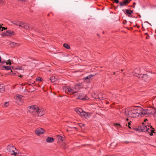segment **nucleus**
I'll use <instances>...</instances> for the list:
<instances>
[{
	"label": "nucleus",
	"mask_w": 156,
	"mask_h": 156,
	"mask_svg": "<svg viewBox=\"0 0 156 156\" xmlns=\"http://www.w3.org/2000/svg\"><path fill=\"white\" fill-rule=\"evenodd\" d=\"M138 108L137 107H132L129 108L127 113V115L131 118L137 117L140 115L138 112Z\"/></svg>",
	"instance_id": "obj_1"
},
{
	"label": "nucleus",
	"mask_w": 156,
	"mask_h": 156,
	"mask_svg": "<svg viewBox=\"0 0 156 156\" xmlns=\"http://www.w3.org/2000/svg\"><path fill=\"white\" fill-rule=\"evenodd\" d=\"M28 108L29 112L35 116L36 115V114L38 113V112L40 110L38 107L35 105L30 106Z\"/></svg>",
	"instance_id": "obj_2"
},
{
	"label": "nucleus",
	"mask_w": 156,
	"mask_h": 156,
	"mask_svg": "<svg viewBox=\"0 0 156 156\" xmlns=\"http://www.w3.org/2000/svg\"><path fill=\"white\" fill-rule=\"evenodd\" d=\"M19 26L20 27H21L26 30L28 29L29 28V26L28 24L22 21H19Z\"/></svg>",
	"instance_id": "obj_3"
},
{
	"label": "nucleus",
	"mask_w": 156,
	"mask_h": 156,
	"mask_svg": "<svg viewBox=\"0 0 156 156\" xmlns=\"http://www.w3.org/2000/svg\"><path fill=\"white\" fill-rule=\"evenodd\" d=\"M148 125H145L144 124V122L143 123L142 126H141L140 127H139L137 129L139 130V131L145 132H146V130L147 129V128L148 127Z\"/></svg>",
	"instance_id": "obj_4"
},
{
	"label": "nucleus",
	"mask_w": 156,
	"mask_h": 156,
	"mask_svg": "<svg viewBox=\"0 0 156 156\" xmlns=\"http://www.w3.org/2000/svg\"><path fill=\"white\" fill-rule=\"evenodd\" d=\"M78 98L79 99L82 100H88V98L87 97L86 95H84L83 93H80L78 94Z\"/></svg>",
	"instance_id": "obj_5"
},
{
	"label": "nucleus",
	"mask_w": 156,
	"mask_h": 156,
	"mask_svg": "<svg viewBox=\"0 0 156 156\" xmlns=\"http://www.w3.org/2000/svg\"><path fill=\"white\" fill-rule=\"evenodd\" d=\"M44 132V130L41 128H37L35 131V133L38 136L43 134Z\"/></svg>",
	"instance_id": "obj_6"
},
{
	"label": "nucleus",
	"mask_w": 156,
	"mask_h": 156,
	"mask_svg": "<svg viewBox=\"0 0 156 156\" xmlns=\"http://www.w3.org/2000/svg\"><path fill=\"white\" fill-rule=\"evenodd\" d=\"M23 97L21 95L17 94L16 95V101H20V102L19 104L20 105H22L23 102V100L22 99V98Z\"/></svg>",
	"instance_id": "obj_7"
},
{
	"label": "nucleus",
	"mask_w": 156,
	"mask_h": 156,
	"mask_svg": "<svg viewBox=\"0 0 156 156\" xmlns=\"http://www.w3.org/2000/svg\"><path fill=\"white\" fill-rule=\"evenodd\" d=\"M146 130V131L149 133L150 136L153 135V133L154 132V129H153L152 126H148V127L147 128V129Z\"/></svg>",
	"instance_id": "obj_8"
},
{
	"label": "nucleus",
	"mask_w": 156,
	"mask_h": 156,
	"mask_svg": "<svg viewBox=\"0 0 156 156\" xmlns=\"http://www.w3.org/2000/svg\"><path fill=\"white\" fill-rule=\"evenodd\" d=\"M152 113V112L151 111H149V110L147 109L146 110H143L141 112L142 114L141 115V116L142 115H151Z\"/></svg>",
	"instance_id": "obj_9"
},
{
	"label": "nucleus",
	"mask_w": 156,
	"mask_h": 156,
	"mask_svg": "<svg viewBox=\"0 0 156 156\" xmlns=\"http://www.w3.org/2000/svg\"><path fill=\"white\" fill-rule=\"evenodd\" d=\"M142 76L141 79L147 82H149L150 80V77L147 74H143Z\"/></svg>",
	"instance_id": "obj_10"
},
{
	"label": "nucleus",
	"mask_w": 156,
	"mask_h": 156,
	"mask_svg": "<svg viewBox=\"0 0 156 156\" xmlns=\"http://www.w3.org/2000/svg\"><path fill=\"white\" fill-rule=\"evenodd\" d=\"M131 0H124L122 2H120V5L121 6L123 5H126L128 4Z\"/></svg>",
	"instance_id": "obj_11"
},
{
	"label": "nucleus",
	"mask_w": 156,
	"mask_h": 156,
	"mask_svg": "<svg viewBox=\"0 0 156 156\" xmlns=\"http://www.w3.org/2000/svg\"><path fill=\"white\" fill-rule=\"evenodd\" d=\"M7 148L9 152L11 154V153H12V151H14L13 149L14 148V146L12 145V146H10V145H8L7 146Z\"/></svg>",
	"instance_id": "obj_12"
},
{
	"label": "nucleus",
	"mask_w": 156,
	"mask_h": 156,
	"mask_svg": "<svg viewBox=\"0 0 156 156\" xmlns=\"http://www.w3.org/2000/svg\"><path fill=\"white\" fill-rule=\"evenodd\" d=\"M65 90L66 92H72L73 94L77 92L76 91L72 92L73 90L71 89L70 87L69 86H67L65 88Z\"/></svg>",
	"instance_id": "obj_13"
},
{
	"label": "nucleus",
	"mask_w": 156,
	"mask_h": 156,
	"mask_svg": "<svg viewBox=\"0 0 156 156\" xmlns=\"http://www.w3.org/2000/svg\"><path fill=\"white\" fill-rule=\"evenodd\" d=\"M104 95H103V96L102 97H100L99 96H97L96 95L94 94L93 96V98L95 99H98L101 100L104 99L105 98L104 97Z\"/></svg>",
	"instance_id": "obj_14"
},
{
	"label": "nucleus",
	"mask_w": 156,
	"mask_h": 156,
	"mask_svg": "<svg viewBox=\"0 0 156 156\" xmlns=\"http://www.w3.org/2000/svg\"><path fill=\"white\" fill-rule=\"evenodd\" d=\"M54 140V139L53 137H48L46 139V141L48 143H52Z\"/></svg>",
	"instance_id": "obj_15"
},
{
	"label": "nucleus",
	"mask_w": 156,
	"mask_h": 156,
	"mask_svg": "<svg viewBox=\"0 0 156 156\" xmlns=\"http://www.w3.org/2000/svg\"><path fill=\"white\" fill-rule=\"evenodd\" d=\"M6 34H7V36H11L14 34V32L11 30H6Z\"/></svg>",
	"instance_id": "obj_16"
},
{
	"label": "nucleus",
	"mask_w": 156,
	"mask_h": 156,
	"mask_svg": "<svg viewBox=\"0 0 156 156\" xmlns=\"http://www.w3.org/2000/svg\"><path fill=\"white\" fill-rule=\"evenodd\" d=\"M3 67L5 69L7 70H11L13 69L12 66H3Z\"/></svg>",
	"instance_id": "obj_17"
},
{
	"label": "nucleus",
	"mask_w": 156,
	"mask_h": 156,
	"mask_svg": "<svg viewBox=\"0 0 156 156\" xmlns=\"http://www.w3.org/2000/svg\"><path fill=\"white\" fill-rule=\"evenodd\" d=\"M75 111L79 115H80L82 112H83V110L81 108L75 109Z\"/></svg>",
	"instance_id": "obj_18"
},
{
	"label": "nucleus",
	"mask_w": 156,
	"mask_h": 156,
	"mask_svg": "<svg viewBox=\"0 0 156 156\" xmlns=\"http://www.w3.org/2000/svg\"><path fill=\"white\" fill-rule=\"evenodd\" d=\"M56 138L58 140V141L59 142L62 141L63 140V137L60 135H58Z\"/></svg>",
	"instance_id": "obj_19"
},
{
	"label": "nucleus",
	"mask_w": 156,
	"mask_h": 156,
	"mask_svg": "<svg viewBox=\"0 0 156 156\" xmlns=\"http://www.w3.org/2000/svg\"><path fill=\"white\" fill-rule=\"evenodd\" d=\"M126 12L128 16H130V15L131 14L133 13V11L129 10V9H126Z\"/></svg>",
	"instance_id": "obj_20"
},
{
	"label": "nucleus",
	"mask_w": 156,
	"mask_h": 156,
	"mask_svg": "<svg viewBox=\"0 0 156 156\" xmlns=\"http://www.w3.org/2000/svg\"><path fill=\"white\" fill-rule=\"evenodd\" d=\"M95 75L94 74V75H92V74L89 75L88 76L83 78V80H86L87 79L89 80V79H90L92 77L94 76Z\"/></svg>",
	"instance_id": "obj_21"
},
{
	"label": "nucleus",
	"mask_w": 156,
	"mask_h": 156,
	"mask_svg": "<svg viewBox=\"0 0 156 156\" xmlns=\"http://www.w3.org/2000/svg\"><path fill=\"white\" fill-rule=\"evenodd\" d=\"M44 113V112L43 111H41V110L39 111V112H38V113L36 114L38 116H41L43 115Z\"/></svg>",
	"instance_id": "obj_22"
},
{
	"label": "nucleus",
	"mask_w": 156,
	"mask_h": 156,
	"mask_svg": "<svg viewBox=\"0 0 156 156\" xmlns=\"http://www.w3.org/2000/svg\"><path fill=\"white\" fill-rule=\"evenodd\" d=\"M50 80L52 83L54 82L56 80V79L54 76L51 77Z\"/></svg>",
	"instance_id": "obj_23"
},
{
	"label": "nucleus",
	"mask_w": 156,
	"mask_h": 156,
	"mask_svg": "<svg viewBox=\"0 0 156 156\" xmlns=\"http://www.w3.org/2000/svg\"><path fill=\"white\" fill-rule=\"evenodd\" d=\"M5 88L2 85L0 84V93H3L4 91Z\"/></svg>",
	"instance_id": "obj_24"
},
{
	"label": "nucleus",
	"mask_w": 156,
	"mask_h": 156,
	"mask_svg": "<svg viewBox=\"0 0 156 156\" xmlns=\"http://www.w3.org/2000/svg\"><path fill=\"white\" fill-rule=\"evenodd\" d=\"M63 46L64 47L66 48L67 49H69L70 48L69 45L65 43L63 45Z\"/></svg>",
	"instance_id": "obj_25"
},
{
	"label": "nucleus",
	"mask_w": 156,
	"mask_h": 156,
	"mask_svg": "<svg viewBox=\"0 0 156 156\" xmlns=\"http://www.w3.org/2000/svg\"><path fill=\"white\" fill-rule=\"evenodd\" d=\"M114 125L117 127L118 128H119L121 127V125L119 123H115L113 124Z\"/></svg>",
	"instance_id": "obj_26"
},
{
	"label": "nucleus",
	"mask_w": 156,
	"mask_h": 156,
	"mask_svg": "<svg viewBox=\"0 0 156 156\" xmlns=\"http://www.w3.org/2000/svg\"><path fill=\"white\" fill-rule=\"evenodd\" d=\"M143 74H138L136 76L137 77H138L140 79H141L142 78Z\"/></svg>",
	"instance_id": "obj_27"
},
{
	"label": "nucleus",
	"mask_w": 156,
	"mask_h": 156,
	"mask_svg": "<svg viewBox=\"0 0 156 156\" xmlns=\"http://www.w3.org/2000/svg\"><path fill=\"white\" fill-rule=\"evenodd\" d=\"M10 44L11 45H13V46L15 45H16L17 46L20 45V44H19L12 42H11Z\"/></svg>",
	"instance_id": "obj_28"
},
{
	"label": "nucleus",
	"mask_w": 156,
	"mask_h": 156,
	"mask_svg": "<svg viewBox=\"0 0 156 156\" xmlns=\"http://www.w3.org/2000/svg\"><path fill=\"white\" fill-rule=\"evenodd\" d=\"M87 114H86L85 112H84L83 111L81 112L80 115L81 116L84 117H86V116H87Z\"/></svg>",
	"instance_id": "obj_29"
},
{
	"label": "nucleus",
	"mask_w": 156,
	"mask_h": 156,
	"mask_svg": "<svg viewBox=\"0 0 156 156\" xmlns=\"http://www.w3.org/2000/svg\"><path fill=\"white\" fill-rule=\"evenodd\" d=\"M79 126L82 129H84V126L85 125L83 124L82 123H79Z\"/></svg>",
	"instance_id": "obj_30"
},
{
	"label": "nucleus",
	"mask_w": 156,
	"mask_h": 156,
	"mask_svg": "<svg viewBox=\"0 0 156 156\" xmlns=\"http://www.w3.org/2000/svg\"><path fill=\"white\" fill-rule=\"evenodd\" d=\"M41 77H39L38 78H36V81H42L43 80L41 79Z\"/></svg>",
	"instance_id": "obj_31"
},
{
	"label": "nucleus",
	"mask_w": 156,
	"mask_h": 156,
	"mask_svg": "<svg viewBox=\"0 0 156 156\" xmlns=\"http://www.w3.org/2000/svg\"><path fill=\"white\" fill-rule=\"evenodd\" d=\"M8 61V62H6V65H11L12 63H11V60L10 59H9L7 61Z\"/></svg>",
	"instance_id": "obj_32"
},
{
	"label": "nucleus",
	"mask_w": 156,
	"mask_h": 156,
	"mask_svg": "<svg viewBox=\"0 0 156 156\" xmlns=\"http://www.w3.org/2000/svg\"><path fill=\"white\" fill-rule=\"evenodd\" d=\"M15 72V71H14V72L13 73L12 70H11L10 72L8 74H10V75H12L13 74V75H14L16 74V73Z\"/></svg>",
	"instance_id": "obj_33"
},
{
	"label": "nucleus",
	"mask_w": 156,
	"mask_h": 156,
	"mask_svg": "<svg viewBox=\"0 0 156 156\" xmlns=\"http://www.w3.org/2000/svg\"><path fill=\"white\" fill-rule=\"evenodd\" d=\"M17 154V153L15 152L14 151H12V153H11V155H14V156H16Z\"/></svg>",
	"instance_id": "obj_34"
},
{
	"label": "nucleus",
	"mask_w": 156,
	"mask_h": 156,
	"mask_svg": "<svg viewBox=\"0 0 156 156\" xmlns=\"http://www.w3.org/2000/svg\"><path fill=\"white\" fill-rule=\"evenodd\" d=\"M1 28H2V29L1 30V31H2L3 30H6L7 29V27H1Z\"/></svg>",
	"instance_id": "obj_35"
},
{
	"label": "nucleus",
	"mask_w": 156,
	"mask_h": 156,
	"mask_svg": "<svg viewBox=\"0 0 156 156\" xmlns=\"http://www.w3.org/2000/svg\"><path fill=\"white\" fill-rule=\"evenodd\" d=\"M7 34H6V32L5 33L3 32V33H2L1 35L2 36H4L5 35V36H7Z\"/></svg>",
	"instance_id": "obj_36"
},
{
	"label": "nucleus",
	"mask_w": 156,
	"mask_h": 156,
	"mask_svg": "<svg viewBox=\"0 0 156 156\" xmlns=\"http://www.w3.org/2000/svg\"><path fill=\"white\" fill-rule=\"evenodd\" d=\"M130 124H131V123H130V122H129L128 123V126L129 128H130V129L131 128L130 127Z\"/></svg>",
	"instance_id": "obj_37"
},
{
	"label": "nucleus",
	"mask_w": 156,
	"mask_h": 156,
	"mask_svg": "<svg viewBox=\"0 0 156 156\" xmlns=\"http://www.w3.org/2000/svg\"><path fill=\"white\" fill-rule=\"evenodd\" d=\"M8 103V102H5V104H4V106H6V107H7V105H6Z\"/></svg>",
	"instance_id": "obj_38"
},
{
	"label": "nucleus",
	"mask_w": 156,
	"mask_h": 156,
	"mask_svg": "<svg viewBox=\"0 0 156 156\" xmlns=\"http://www.w3.org/2000/svg\"><path fill=\"white\" fill-rule=\"evenodd\" d=\"M18 22H16L15 23H14V24L16 25H17L18 24L19 25V24H18Z\"/></svg>",
	"instance_id": "obj_39"
},
{
	"label": "nucleus",
	"mask_w": 156,
	"mask_h": 156,
	"mask_svg": "<svg viewBox=\"0 0 156 156\" xmlns=\"http://www.w3.org/2000/svg\"><path fill=\"white\" fill-rule=\"evenodd\" d=\"M155 111L154 112V113H156V108H154Z\"/></svg>",
	"instance_id": "obj_40"
},
{
	"label": "nucleus",
	"mask_w": 156,
	"mask_h": 156,
	"mask_svg": "<svg viewBox=\"0 0 156 156\" xmlns=\"http://www.w3.org/2000/svg\"><path fill=\"white\" fill-rule=\"evenodd\" d=\"M18 76L19 77H21V78H22V77H23V76H22L21 75H18Z\"/></svg>",
	"instance_id": "obj_41"
},
{
	"label": "nucleus",
	"mask_w": 156,
	"mask_h": 156,
	"mask_svg": "<svg viewBox=\"0 0 156 156\" xmlns=\"http://www.w3.org/2000/svg\"><path fill=\"white\" fill-rule=\"evenodd\" d=\"M129 142L128 141H125L124 143L126 144H127L128 143H129Z\"/></svg>",
	"instance_id": "obj_42"
},
{
	"label": "nucleus",
	"mask_w": 156,
	"mask_h": 156,
	"mask_svg": "<svg viewBox=\"0 0 156 156\" xmlns=\"http://www.w3.org/2000/svg\"><path fill=\"white\" fill-rule=\"evenodd\" d=\"M6 62L5 61H2H2H1V62L2 63H6Z\"/></svg>",
	"instance_id": "obj_43"
},
{
	"label": "nucleus",
	"mask_w": 156,
	"mask_h": 156,
	"mask_svg": "<svg viewBox=\"0 0 156 156\" xmlns=\"http://www.w3.org/2000/svg\"><path fill=\"white\" fill-rule=\"evenodd\" d=\"M19 67H17L16 68H15L14 69H19Z\"/></svg>",
	"instance_id": "obj_44"
},
{
	"label": "nucleus",
	"mask_w": 156,
	"mask_h": 156,
	"mask_svg": "<svg viewBox=\"0 0 156 156\" xmlns=\"http://www.w3.org/2000/svg\"><path fill=\"white\" fill-rule=\"evenodd\" d=\"M22 67H19V69L21 70H22Z\"/></svg>",
	"instance_id": "obj_45"
},
{
	"label": "nucleus",
	"mask_w": 156,
	"mask_h": 156,
	"mask_svg": "<svg viewBox=\"0 0 156 156\" xmlns=\"http://www.w3.org/2000/svg\"><path fill=\"white\" fill-rule=\"evenodd\" d=\"M76 86H80V84H76Z\"/></svg>",
	"instance_id": "obj_46"
},
{
	"label": "nucleus",
	"mask_w": 156,
	"mask_h": 156,
	"mask_svg": "<svg viewBox=\"0 0 156 156\" xmlns=\"http://www.w3.org/2000/svg\"><path fill=\"white\" fill-rule=\"evenodd\" d=\"M147 121V119H145L144 120V122H146V121Z\"/></svg>",
	"instance_id": "obj_47"
},
{
	"label": "nucleus",
	"mask_w": 156,
	"mask_h": 156,
	"mask_svg": "<svg viewBox=\"0 0 156 156\" xmlns=\"http://www.w3.org/2000/svg\"><path fill=\"white\" fill-rule=\"evenodd\" d=\"M34 90H31V91H29V92H32L34 91Z\"/></svg>",
	"instance_id": "obj_48"
},
{
	"label": "nucleus",
	"mask_w": 156,
	"mask_h": 156,
	"mask_svg": "<svg viewBox=\"0 0 156 156\" xmlns=\"http://www.w3.org/2000/svg\"><path fill=\"white\" fill-rule=\"evenodd\" d=\"M0 3H2V0H0Z\"/></svg>",
	"instance_id": "obj_49"
},
{
	"label": "nucleus",
	"mask_w": 156,
	"mask_h": 156,
	"mask_svg": "<svg viewBox=\"0 0 156 156\" xmlns=\"http://www.w3.org/2000/svg\"><path fill=\"white\" fill-rule=\"evenodd\" d=\"M73 128H74V129H77V128L75 127H73Z\"/></svg>",
	"instance_id": "obj_50"
},
{
	"label": "nucleus",
	"mask_w": 156,
	"mask_h": 156,
	"mask_svg": "<svg viewBox=\"0 0 156 156\" xmlns=\"http://www.w3.org/2000/svg\"><path fill=\"white\" fill-rule=\"evenodd\" d=\"M137 129H138V128H136V130H138V131H139V130H138Z\"/></svg>",
	"instance_id": "obj_51"
},
{
	"label": "nucleus",
	"mask_w": 156,
	"mask_h": 156,
	"mask_svg": "<svg viewBox=\"0 0 156 156\" xmlns=\"http://www.w3.org/2000/svg\"><path fill=\"white\" fill-rule=\"evenodd\" d=\"M30 29H31V30H32V29H33V28H31V27H30Z\"/></svg>",
	"instance_id": "obj_52"
},
{
	"label": "nucleus",
	"mask_w": 156,
	"mask_h": 156,
	"mask_svg": "<svg viewBox=\"0 0 156 156\" xmlns=\"http://www.w3.org/2000/svg\"><path fill=\"white\" fill-rule=\"evenodd\" d=\"M22 86H23V85H24V84H23V83H22Z\"/></svg>",
	"instance_id": "obj_53"
},
{
	"label": "nucleus",
	"mask_w": 156,
	"mask_h": 156,
	"mask_svg": "<svg viewBox=\"0 0 156 156\" xmlns=\"http://www.w3.org/2000/svg\"><path fill=\"white\" fill-rule=\"evenodd\" d=\"M113 73H114V75L115 74V72H114Z\"/></svg>",
	"instance_id": "obj_54"
},
{
	"label": "nucleus",
	"mask_w": 156,
	"mask_h": 156,
	"mask_svg": "<svg viewBox=\"0 0 156 156\" xmlns=\"http://www.w3.org/2000/svg\"><path fill=\"white\" fill-rule=\"evenodd\" d=\"M126 120H127V121H128V118H127V119H126Z\"/></svg>",
	"instance_id": "obj_55"
},
{
	"label": "nucleus",
	"mask_w": 156,
	"mask_h": 156,
	"mask_svg": "<svg viewBox=\"0 0 156 156\" xmlns=\"http://www.w3.org/2000/svg\"><path fill=\"white\" fill-rule=\"evenodd\" d=\"M133 4H136V3H135V2H134V3H133Z\"/></svg>",
	"instance_id": "obj_56"
},
{
	"label": "nucleus",
	"mask_w": 156,
	"mask_h": 156,
	"mask_svg": "<svg viewBox=\"0 0 156 156\" xmlns=\"http://www.w3.org/2000/svg\"><path fill=\"white\" fill-rule=\"evenodd\" d=\"M112 144H111V145H110V146H112Z\"/></svg>",
	"instance_id": "obj_57"
},
{
	"label": "nucleus",
	"mask_w": 156,
	"mask_h": 156,
	"mask_svg": "<svg viewBox=\"0 0 156 156\" xmlns=\"http://www.w3.org/2000/svg\"><path fill=\"white\" fill-rule=\"evenodd\" d=\"M66 131H68L69 130H68V129H67L66 130Z\"/></svg>",
	"instance_id": "obj_58"
},
{
	"label": "nucleus",
	"mask_w": 156,
	"mask_h": 156,
	"mask_svg": "<svg viewBox=\"0 0 156 156\" xmlns=\"http://www.w3.org/2000/svg\"><path fill=\"white\" fill-rule=\"evenodd\" d=\"M137 27L138 28H139V26H137Z\"/></svg>",
	"instance_id": "obj_59"
},
{
	"label": "nucleus",
	"mask_w": 156,
	"mask_h": 156,
	"mask_svg": "<svg viewBox=\"0 0 156 156\" xmlns=\"http://www.w3.org/2000/svg\"><path fill=\"white\" fill-rule=\"evenodd\" d=\"M123 23L125 24V22H123Z\"/></svg>",
	"instance_id": "obj_60"
},
{
	"label": "nucleus",
	"mask_w": 156,
	"mask_h": 156,
	"mask_svg": "<svg viewBox=\"0 0 156 156\" xmlns=\"http://www.w3.org/2000/svg\"><path fill=\"white\" fill-rule=\"evenodd\" d=\"M121 71H123V70H122V69H121Z\"/></svg>",
	"instance_id": "obj_61"
},
{
	"label": "nucleus",
	"mask_w": 156,
	"mask_h": 156,
	"mask_svg": "<svg viewBox=\"0 0 156 156\" xmlns=\"http://www.w3.org/2000/svg\"><path fill=\"white\" fill-rule=\"evenodd\" d=\"M69 127V128H71V127Z\"/></svg>",
	"instance_id": "obj_62"
},
{
	"label": "nucleus",
	"mask_w": 156,
	"mask_h": 156,
	"mask_svg": "<svg viewBox=\"0 0 156 156\" xmlns=\"http://www.w3.org/2000/svg\"><path fill=\"white\" fill-rule=\"evenodd\" d=\"M33 59L34 60H35V59H34V58H33Z\"/></svg>",
	"instance_id": "obj_63"
},
{
	"label": "nucleus",
	"mask_w": 156,
	"mask_h": 156,
	"mask_svg": "<svg viewBox=\"0 0 156 156\" xmlns=\"http://www.w3.org/2000/svg\"><path fill=\"white\" fill-rule=\"evenodd\" d=\"M31 85V84H29V85Z\"/></svg>",
	"instance_id": "obj_64"
}]
</instances>
